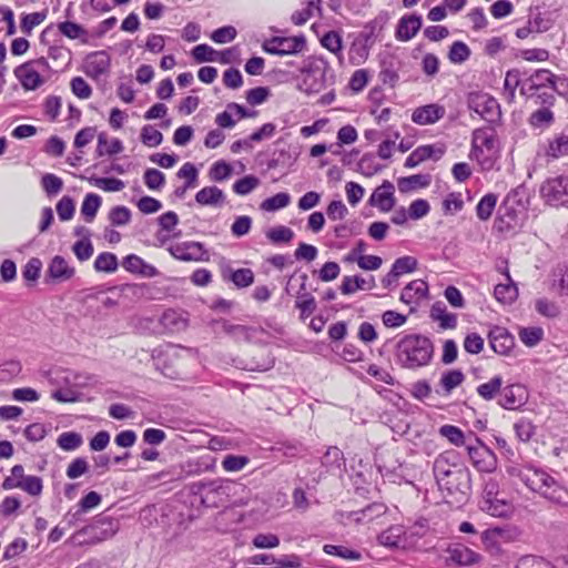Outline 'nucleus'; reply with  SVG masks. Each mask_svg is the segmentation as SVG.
I'll return each instance as SVG.
<instances>
[{
    "label": "nucleus",
    "mask_w": 568,
    "mask_h": 568,
    "mask_svg": "<svg viewBox=\"0 0 568 568\" xmlns=\"http://www.w3.org/2000/svg\"><path fill=\"white\" fill-rule=\"evenodd\" d=\"M422 27V17L417 14L404 16L397 26L396 38L408 41L414 38Z\"/></svg>",
    "instance_id": "obj_29"
},
{
    "label": "nucleus",
    "mask_w": 568,
    "mask_h": 568,
    "mask_svg": "<svg viewBox=\"0 0 568 568\" xmlns=\"http://www.w3.org/2000/svg\"><path fill=\"white\" fill-rule=\"evenodd\" d=\"M433 471L440 489L448 495L460 494L466 497L471 487L470 471L458 452L448 449L434 460Z\"/></svg>",
    "instance_id": "obj_2"
},
{
    "label": "nucleus",
    "mask_w": 568,
    "mask_h": 568,
    "mask_svg": "<svg viewBox=\"0 0 568 568\" xmlns=\"http://www.w3.org/2000/svg\"><path fill=\"white\" fill-rule=\"evenodd\" d=\"M514 430L520 442L527 443L535 435L536 427L529 419L520 418L514 424Z\"/></svg>",
    "instance_id": "obj_60"
},
{
    "label": "nucleus",
    "mask_w": 568,
    "mask_h": 568,
    "mask_svg": "<svg viewBox=\"0 0 568 568\" xmlns=\"http://www.w3.org/2000/svg\"><path fill=\"white\" fill-rule=\"evenodd\" d=\"M122 266L131 273L144 277H154L159 274L158 270L135 254H130L123 258Z\"/></svg>",
    "instance_id": "obj_31"
},
{
    "label": "nucleus",
    "mask_w": 568,
    "mask_h": 568,
    "mask_svg": "<svg viewBox=\"0 0 568 568\" xmlns=\"http://www.w3.org/2000/svg\"><path fill=\"white\" fill-rule=\"evenodd\" d=\"M510 477L518 478L530 491L557 505H568V488L546 469L531 463L509 464L506 468Z\"/></svg>",
    "instance_id": "obj_1"
},
{
    "label": "nucleus",
    "mask_w": 568,
    "mask_h": 568,
    "mask_svg": "<svg viewBox=\"0 0 568 568\" xmlns=\"http://www.w3.org/2000/svg\"><path fill=\"white\" fill-rule=\"evenodd\" d=\"M124 146L120 139L112 138L108 139L105 133H100L98 135V145H97V154L98 156L103 155H114L119 154L123 151Z\"/></svg>",
    "instance_id": "obj_38"
},
{
    "label": "nucleus",
    "mask_w": 568,
    "mask_h": 568,
    "mask_svg": "<svg viewBox=\"0 0 568 568\" xmlns=\"http://www.w3.org/2000/svg\"><path fill=\"white\" fill-rule=\"evenodd\" d=\"M480 509L493 517H508L513 514L511 503L496 496L495 498L481 499Z\"/></svg>",
    "instance_id": "obj_30"
},
{
    "label": "nucleus",
    "mask_w": 568,
    "mask_h": 568,
    "mask_svg": "<svg viewBox=\"0 0 568 568\" xmlns=\"http://www.w3.org/2000/svg\"><path fill=\"white\" fill-rule=\"evenodd\" d=\"M509 196L499 210V229L501 231H510L518 227L521 223L519 213L511 206L508 205Z\"/></svg>",
    "instance_id": "obj_32"
},
{
    "label": "nucleus",
    "mask_w": 568,
    "mask_h": 568,
    "mask_svg": "<svg viewBox=\"0 0 568 568\" xmlns=\"http://www.w3.org/2000/svg\"><path fill=\"white\" fill-rule=\"evenodd\" d=\"M385 513V507L379 504H373L359 511L353 513L351 516L356 523H367L374 517H377Z\"/></svg>",
    "instance_id": "obj_58"
},
{
    "label": "nucleus",
    "mask_w": 568,
    "mask_h": 568,
    "mask_svg": "<svg viewBox=\"0 0 568 568\" xmlns=\"http://www.w3.org/2000/svg\"><path fill=\"white\" fill-rule=\"evenodd\" d=\"M467 104L470 111L488 122H495L499 115V104L495 98L484 92H471Z\"/></svg>",
    "instance_id": "obj_13"
},
{
    "label": "nucleus",
    "mask_w": 568,
    "mask_h": 568,
    "mask_svg": "<svg viewBox=\"0 0 568 568\" xmlns=\"http://www.w3.org/2000/svg\"><path fill=\"white\" fill-rule=\"evenodd\" d=\"M178 178L184 179L183 191L193 189L197 185L199 171L191 162L184 163L176 173Z\"/></svg>",
    "instance_id": "obj_50"
},
{
    "label": "nucleus",
    "mask_w": 568,
    "mask_h": 568,
    "mask_svg": "<svg viewBox=\"0 0 568 568\" xmlns=\"http://www.w3.org/2000/svg\"><path fill=\"white\" fill-rule=\"evenodd\" d=\"M143 182L149 190L159 192L165 185V175L158 169H146L143 174Z\"/></svg>",
    "instance_id": "obj_48"
},
{
    "label": "nucleus",
    "mask_w": 568,
    "mask_h": 568,
    "mask_svg": "<svg viewBox=\"0 0 568 568\" xmlns=\"http://www.w3.org/2000/svg\"><path fill=\"white\" fill-rule=\"evenodd\" d=\"M110 64V55L105 51H97L87 57L84 71L88 77L99 79L109 71Z\"/></svg>",
    "instance_id": "obj_22"
},
{
    "label": "nucleus",
    "mask_w": 568,
    "mask_h": 568,
    "mask_svg": "<svg viewBox=\"0 0 568 568\" xmlns=\"http://www.w3.org/2000/svg\"><path fill=\"white\" fill-rule=\"evenodd\" d=\"M394 190V185L389 181H384L371 195V204L381 211H389L395 204Z\"/></svg>",
    "instance_id": "obj_26"
},
{
    "label": "nucleus",
    "mask_w": 568,
    "mask_h": 568,
    "mask_svg": "<svg viewBox=\"0 0 568 568\" xmlns=\"http://www.w3.org/2000/svg\"><path fill=\"white\" fill-rule=\"evenodd\" d=\"M119 529V523L110 516L99 515L92 524L80 529L74 534V538L88 536L83 541L98 544L115 535Z\"/></svg>",
    "instance_id": "obj_9"
},
{
    "label": "nucleus",
    "mask_w": 568,
    "mask_h": 568,
    "mask_svg": "<svg viewBox=\"0 0 568 568\" xmlns=\"http://www.w3.org/2000/svg\"><path fill=\"white\" fill-rule=\"evenodd\" d=\"M266 237L273 244L290 243L294 237V232L284 225H278L270 229L266 232Z\"/></svg>",
    "instance_id": "obj_55"
},
{
    "label": "nucleus",
    "mask_w": 568,
    "mask_h": 568,
    "mask_svg": "<svg viewBox=\"0 0 568 568\" xmlns=\"http://www.w3.org/2000/svg\"><path fill=\"white\" fill-rule=\"evenodd\" d=\"M528 398L527 388L523 384L514 383L501 388L498 405L508 410H518L527 404Z\"/></svg>",
    "instance_id": "obj_16"
},
{
    "label": "nucleus",
    "mask_w": 568,
    "mask_h": 568,
    "mask_svg": "<svg viewBox=\"0 0 568 568\" xmlns=\"http://www.w3.org/2000/svg\"><path fill=\"white\" fill-rule=\"evenodd\" d=\"M470 57V49L468 45L462 41H456L452 44L449 52H448V59L452 63L460 64L468 60Z\"/></svg>",
    "instance_id": "obj_59"
},
{
    "label": "nucleus",
    "mask_w": 568,
    "mask_h": 568,
    "mask_svg": "<svg viewBox=\"0 0 568 568\" xmlns=\"http://www.w3.org/2000/svg\"><path fill=\"white\" fill-rule=\"evenodd\" d=\"M323 550L327 555L337 556L348 561H361L364 558L362 550L345 545H325Z\"/></svg>",
    "instance_id": "obj_37"
},
{
    "label": "nucleus",
    "mask_w": 568,
    "mask_h": 568,
    "mask_svg": "<svg viewBox=\"0 0 568 568\" xmlns=\"http://www.w3.org/2000/svg\"><path fill=\"white\" fill-rule=\"evenodd\" d=\"M446 110L437 103L416 108L412 113V121L418 125L434 124L444 118Z\"/></svg>",
    "instance_id": "obj_23"
},
{
    "label": "nucleus",
    "mask_w": 568,
    "mask_h": 568,
    "mask_svg": "<svg viewBox=\"0 0 568 568\" xmlns=\"http://www.w3.org/2000/svg\"><path fill=\"white\" fill-rule=\"evenodd\" d=\"M446 560L460 567H469L478 564L481 556L463 544H455L447 548Z\"/></svg>",
    "instance_id": "obj_20"
},
{
    "label": "nucleus",
    "mask_w": 568,
    "mask_h": 568,
    "mask_svg": "<svg viewBox=\"0 0 568 568\" xmlns=\"http://www.w3.org/2000/svg\"><path fill=\"white\" fill-rule=\"evenodd\" d=\"M430 317L439 323L444 329L455 328L457 325V316L447 312L446 306L442 302H437L432 306Z\"/></svg>",
    "instance_id": "obj_35"
},
{
    "label": "nucleus",
    "mask_w": 568,
    "mask_h": 568,
    "mask_svg": "<svg viewBox=\"0 0 568 568\" xmlns=\"http://www.w3.org/2000/svg\"><path fill=\"white\" fill-rule=\"evenodd\" d=\"M497 200L498 197L494 193L484 195L476 206L477 217L481 221H487L496 207Z\"/></svg>",
    "instance_id": "obj_47"
},
{
    "label": "nucleus",
    "mask_w": 568,
    "mask_h": 568,
    "mask_svg": "<svg viewBox=\"0 0 568 568\" xmlns=\"http://www.w3.org/2000/svg\"><path fill=\"white\" fill-rule=\"evenodd\" d=\"M258 184L260 180L256 176L245 175L233 184V191L237 195H247L254 191Z\"/></svg>",
    "instance_id": "obj_63"
},
{
    "label": "nucleus",
    "mask_w": 568,
    "mask_h": 568,
    "mask_svg": "<svg viewBox=\"0 0 568 568\" xmlns=\"http://www.w3.org/2000/svg\"><path fill=\"white\" fill-rule=\"evenodd\" d=\"M328 61L321 55L308 57L301 69L298 89L307 94L318 93L327 87Z\"/></svg>",
    "instance_id": "obj_5"
},
{
    "label": "nucleus",
    "mask_w": 568,
    "mask_h": 568,
    "mask_svg": "<svg viewBox=\"0 0 568 568\" xmlns=\"http://www.w3.org/2000/svg\"><path fill=\"white\" fill-rule=\"evenodd\" d=\"M161 230L158 232V239L164 243L169 239V234L176 227L179 216L175 212L169 211L163 213L158 219Z\"/></svg>",
    "instance_id": "obj_42"
},
{
    "label": "nucleus",
    "mask_w": 568,
    "mask_h": 568,
    "mask_svg": "<svg viewBox=\"0 0 568 568\" xmlns=\"http://www.w3.org/2000/svg\"><path fill=\"white\" fill-rule=\"evenodd\" d=\"M430 182V174H414L400 178L397 182V186L400 193H408L417 189L427 187Z\"/></svg>",
    "instance_id": "obj_33"
},
{
    "label": "nucleus",
    "mask_w": 568,
    "mask_h": 568,
    "mask_svg": "<svg viewBox=\"0 0 568 568\" xmlns=\"http://www.w3.org/2000/svg\"><path fill=\"white\" fill-rule=\"evenodd\" d=\"M464 381V374L458 369L445 372L440 377V386L446 394L459 386Z\"/></svg>",
    "instance_id": "obj_56"
},
{
    "label": "nucleus",
    "mask_w": 568,
    "mask_h": 568,
    "mask_svg": "<svg viewBox=\"0 0 568 568\" xmlns=\"http://www.w3.org/2000/svg\"><path fill=\"white\" fill-rule=\"evenodd\" d=\"M374 286V278H364L361 276H345L342 281L341 292L344 295H349L358 290H371Z\"/></svg>",
    "instance_id": "obj_39"
},
{
    "label": "nucleus",
    "mask_w": 568,
    "mask_h": 568,
    "mask_svg": "<svg viewBox=\"0 0 568 568\" xmlns=\"http://www.w3.org/2000/svg\"><path fill=\"white\" fill-rule=\"evenodd\" d=\"M503 388V378L500 376H494L488 382L477 386V394L485 400H493L500 396Z\"/></svg>",
    "instance_id": "obj_44"
},
{
    "label": "nucleus",
    "mask_w": 568,
    "mask_h": 568,
    "mask_svg": "<svg viewBox=\"0 0 568 568\" xmlns=\"http://www.w3.org/2000/svg\"><path fill=\"white\" fill-rule=\"evenodd\" d=\"M466 450L473 466L483 473H491L496 469L497 458L491 449H489L481 440L469 435V444Z\"/></svg>",
    "instance_id": "obj_11"
},
{
    "label": "nucleus",
    "mask_w": 568,
    "mask_h": 568,
    "mask_svg": "<svg viewBox=\"0 0 568 568\" xmlns=\"http://www.w3.org/2000/svg\"><path fill=\"white\" fill-rule=\"evenodd\" d=\"M58 446L65 450V452H72L78 449L82 443V436L75 432H64L58 437Z\"/></svg>",
    "instance_id": "obj_54"
},
{
    "label": "nucleus",
    "mask_w": 568,
    "mask_h": 568,
    "mask_svg": "<svg viewBox=\"0 0 568 568\" xmlns=\"http://www.w3.org/2000/svg\"><path fill=\"white\" fill-rule=\"evenodd\" d=\"M434 355L432 341L420 334H408L402 337L395 347L396 363L407 369L427 366Z\"/></svg>",
    "instance_id": "obj_3"
},
{
    "label": "nucleus",
    "mask_w": 568,
    "mask_h": 568,
    "mask_svg": "<svg viewBox=\"0 0 568 568\" xmlns=\"http://www.w3.org/2000/svg\"><path fill=\"white\" fill-rule=\"evenodd\" d=\"M42 487V479L40 477L27 476L26 479H22L21 483L14 484L11 481H7L6 490L20 488L32 496H38L41 494Z\"/></svg>",
    "instance_id": "obj_43"
},
{
    "label": "nucleus",
    "mask_w": 568,
    "mask_h": 568,
    "mask_svg": "<svg viewBox=\"0 0 568 568\" xmlns=\"http://www.w3.org/2000/svg\"><path fill=\"white\" fill-rule=\"evenodd\" d=\"M257 112L248 110L237 103H229L225 110L215 116V123L223 129H232L237 121L245 118H254Z\"/></svg>",
    "instance_id": "obj_18"
},
{
    "label": "nucleus",
    "mask_w": 568,
    "mask_h": 568,
    "mask_svg": "<svg viewBox=\"0 0 568 568\" xmlns=\"http://www.w3.org/2000/svg\"><path fill=\"white\" fill-rule=\"evenodd\" d=\"M544 329L539 326H529L519 328V339L528 347H535L544 338Z\"/></svg>",
    "instance_id": "obj_46"
},
{
    "label": "nucleus",
    "mask_w": 568,
    "mask_h": 568,
    "mask_svg": "<svg viewBox=\"0 0 568 568\" xmlns=\"http://www.w3.org/2000/svg\"><path fill=\"white\" fill-rule=\"evenodd\" d=\"M74 274V267L64 257L55 255L48 265L45 281L48 283H63L71 280Z\"/></svg>",
    "instance_id": "obj_19"
},
{
    "label": "nucleus",
    "mask_w": 568,
    "mask_h": 568,
    "mask_svg": "<svg viewBox=\"0 0 568 568\" xmlns=\"http://www.w3.org/2000/svg\"><path fill=\"white\" fill-rule=\"evenodd\" d=\"M163 141V134L153 125H144L141 130V142L149 146L155 148Z\"/></svg>",
    "instance_id": "obj_61"
},
{
    "label": "nucleus",
    "mask_w": 568,
    "mask_h": 568,
    "mask_svg": "<svg viewBox=\"0 0 568 568\" xmlns=\"http://www.w3.org/2000/svg\"><path fill=\"white\" fill-rule=\"evenodd\" d=\"M422 532L416 530L415 527L405 528L402 525H394L382 531L377 539L379 545L388 548H409L413 547Z\"/></svg>",
    "instance_id": "obj_8"
},
{
    "label": "nucleus",
    "mask_w": 568,
    "mask_h": 568,
    "mask_svg": "<svg viewBox=\"0 0 568 568\" xmlns=\"http://www.w3.org/2000/svg\"><path fill=\"white\" fill-rule=\"evenodd\" d=\"M438 434L456 447L466 448L467 444H469V436H466L459 427L454 425L446 424L440 426Z\"/></svg>",
    "instance_id": "obj_40"
},
{
    "label": "nucleus",
    "mask_w": 568,
    "mask_h": 568,
    "mask_svg": "<svg viewBox=\"0 0 568 568\" xmlns=\"http://www.w3.org/2000/svg\"><path fill=\"white\" fill-rule=\"evenodd\" d=\"M224 332L237 342H255L263 334V329L254 326L237 324H223Z\"/></svg>",
    "instance_id": "obj_28"
},
{
    "label": "nucleus",
    "mask_w": 568,
    "mask_h": 568,
    "mask_svg": "<svg viewBox=\"0 0 568 568\" xmlns=\"http://www.w3.org/2000/svg\"><path fill=\"white\" fill-rule=\"evenodd\" d=\"M171 255L180 261L199 262L207 260V252L199 242L187 241L176 243L169 248Z\"/></svg>",
    "instance_id": "obj_17"
},
{
    "label": "nucleus",
    "mask_w": 568,
    "mask_h": 568,
    "mask_svg": "<svg viewBox=\"0 0 568 568\" xmlns=\"http://www.w3.org/2000/svg\"><path fill=\"white\" fill-rule=\"evenodd\" d=\"M519 530L513 526H496L484 530L480 535V539L484 549L493 555H500L503 551V545L511 544L518 540Z\"/></svg>",
    "instance_id": "obj_7"
},
{
    "label": "nucleus",
    "mask_w": 568,
    "mask_h": 568,
    "mask_svg": "<svg viewBox=\"0 0 568 568\" xmlns=\"http://www.w3.org/2000/svg\"><path fill=\"white\" fill-rule=\"evenodd\" d=\"M306 45L305 38L298 37H273L263 42L262 49L274 55H290L301 53Z\"/></svg>",
    "instance_id": "obj_12"
},
{
    "label": "nucleus",
    "mask_w": 568,
    "mask_h": 568,
    "mask_svg": "<svg viewBox=\"0 0 568 568\" xmlns=\"http://www.w3.org/2000/svg\"><path fill=\"white\" fill-rule=\"evenodd\" d=\"M369 55V48L366 39L359 37L356 38L348 49V62L352 65L363 64Z\"/></svg>",
    "instance_id": "obj_36"
},
{
    "label": "nucleus",
    "mask_w": 568,
    "mask_h": 568,
    "mask_svg": "<svg viewBox=\"0 0 568 568\" xmlns=\"http://www.w3.org/2000/svg\"><path fill=\"white\" fill-rule=\"evenodd\" d=\"M428 293V285L423 280L409 282L402 291L400 301L407 305H418Z\"/></svg>",
    "instance_id": "obj_25"
},
{
    "label": "nucleus",
    "mask_w": 568,
    "mask_h": 568,
    "mask_svg": "<svg viewBox=\"0 0 568 568\" xmlns=\"http://www.w3.org/2000/svg\"><path fill=\"white\" fill-rule=\"evenodd\" d=\"M53 374L54 376H51L50 382L60 387L52 390L51 397L60 403L77 402L79 396L73 386L83 385V383L78 381L81 376L71 371H57Z\"/></svg>",
    "instance_id": "obj_10"
},
{
    "label": "nucleus",
    "mask_w": 568,
    "mask_h": 568,
    "mask_svg": "<svg viewBox=\"0 0 568 568\" xmlns=\"http://www.w3.org/2000/svg\"><path fill=\"white\" fill-rule=\"evenodd\" d=\"M494 294L498 302L510 304L516 300L518 290L514 283H499L495 286Z\"/></svg>",
    "instance_id": "obj_49"
},
{
    "label": "nucleus",
    "mask_w": 568,
    "mask_h": 568,
    "mask_svg": "<svg viewBox=\"0 0 568 568\" xmlns=\"http://www.w3.org/2000/svg\"><path fill=\"white\" fill-rule=\"evenodd\" d=\"M291 202V196L286 192L277 193L267 197L261 203V209L266 212H274L286 207Z\"/></svg>",
    "instance_id": "obj_51"
},
{
    "label": "nucleus",
    "mask_w": 568,
    "mask_h": 568,
    "mask_svg": "<svg viewBox=\"0 0 568 568\" xmlns=\"http://www.w3.org/2000/svg\"><path fill=\"white\" fill-rule=\"evenodd\" d=\"M322 464L329 469H341L345 465L342 450L335 446L329 447L322 458Z\"/></svg>",
    "instance_id": "obj_57"
},
{
    "label": "nucleus",
    "mask_w": 568,
    "mask_h": 568,
    "mask_svg": "<svg viewBox=\"0 0 568 568\" xmlns=\"http://www.w3.org/2000/svg\"><path fill=\"white\" fill-rule=\"evenodd\" d=\"M51 67L45 58L28 61L14 69V75L27 91L40 88L50 75Z\"/></svg>",
    "instance_id": "obj_6"
},
{
    "label": "nucleus",
    "mask_w": 568,
    "mask_h": 568,
    "mask_svg": "<svg viewBox=\"0 0 568 568\" xmlns=\"http://www.w3.org/2000/svg\"><path fill=\"white\" fill-rule=\"evenodd\" d=\"M470 160L477 162L481 171H490L500 158V143L491 128H479L471 135Z\"/></svg>",
    "instance_id": "obj_4"
},
{
    "label": "nucleus",
    "mask_w": 568,
    "mask_h": 568,
    "mask_svg": "<svg viewBox=\"0 0 568 568\" xmlns=\"http://www.w3.org/2000/svg\"><path fill=\"white\" fill-rule=\"evenodd\" d=\"M566 155H568V134H558L538 145L537 156L555 160Z\"/></svg>",
    "instance_id": "obj_21"
},
{
    "label": "nucleus",
    "mask_w": 568,
    "mask_h": 568,
    "mask_svg": "<svg viewBox=\"0 0 568 568\" xmlns=\"http://www.w3.org/2000/svg\"><path fill=\"white\" fill-rule=\"evenodd\" d=\"M109 220L112 226H124L131 221V211L124 205H118L110 210Z\"/></svg>",
    "instance_id": "obj_62"
},
{
    "label": "nucleus",
    "mask_w": 568,
    "mask_h": 568,
    "mask_svg": "<svg viewBox=\"0 0 568 568\" xmlns=\"http://www.w3.org/2000/svg\"><path fill=\"white\" fill-rule=\"evenodd\" d=\"M560 81L554 73L547 69L537 70L521 84V93L527 97L538 94V91L545 88H550L559 91L558 82Z\"/></svg>",
    "instance_id": "obj_15"
},
{
    "label": "nucleus",
    "mask_w": 568,
    "mask_h": 568,
    "mask_svg": "<svg viewBox=\"0 0 568 568\" xmlns=\"http://www.w3.org/2000/svg\"><path fill=\"white\" fill-rule=\"evenodd\" d=\"M321 44L333 53L341 65L344 64L343 41L337 31H328L321 38Z\"/></svg>",
    "instance_id": "obj_34"
},
{
    "label": "nucleus",
    "mask_w": 568,
    "mask_h": 568,
    "mask_svg": "<svg viewBox=\"0 0 568 568\" xmlns=\"http://www.w3.org/2000/svg\"><path fill=\"white\" fill-rule=\"evenodd\" d=\"M542 199L552 206L565 205L568 203V178L556 176L546 180L541 187Z\"/></svg>",
    "instance_id": "obj_14"
},
{
    "label": "nucleus",
    "mask_w": 568,
    "mask_h": 568,
    "mask_svg": "<svg viewBox=\"0 0 568 568\" xmlns=\"http://www.w3.org/2000/svg\"><path fill=\"white\" fill-rule=\"evenodd\" d=\"M94 268L98 272L113 273L118 268V258L113 253L103 252L97 256Z\"/></svg>",
    "instance_id": "obj_52"
},
{
    "label": "nucleus",
    "mask_w": 568,
    "mask_h": 568,
    "mask_svg": "<svg viewBox=\"0 0 568 568\" xmlns=\"http://www.w3.org/2000/svg\"><path fill=\"white\" fill-rule=\"evenodd\" d=\"M219 51L207 44H199L193 48L192 57L197 62H215Z\"/></svg>",
    "instance_id": "obj_64"
},
{
    "label": "nucleus",
    "mask_w": 568,
    "mask_h": 568,
    "mask_svg": "<svg viewBox=\"0 0 568 568\" xmlns=\"http://www.w3.org/2000/svg\"><path fill=\"white\" fill-rule=\"evenodd\" d=\"M321 2L322 0H305L306 7L292 14V22L295 26H303L315 14H321Z\"/></svg>",
    "instance_id": "obj_41"
},
{
    "label": "nucleus",
    "mask_w": 568,
    "mask_h": 568,
    "mask_svg": "<svg viewBox=\"0 0 568 568\" xmlns=\"http://www.w3.org/2000/svg\"><path fill=\"white\" fill-rule=\"evenodd\" d=\"M232 175V166L224 160L214 162L209 171V178L213 182H223Z\"/></svg>",
    "instance_id": "obj_53"
},
{
    "label": "nucleus",
    "mask_w": 568,
    "mask_h": 568,
    "mask_svg": "<svg viewBox=\"0 0 568 568\" xmlns=\"http://www.w3.org/2000/svg\"><path fill=\"white\" fill-rule=\"evenodd\" d=\"M489 344L495 353L508 355L515 346V338L506 328L495 326L489 332Z\"/></svg>",
    "instance_id": "obj_24"
},
{
    "label": "nucleus",
    "mask_w": 568,
    "mask_h": 568,
    "mask_svg": "<svg viewBox=\"0 0 568 568\" xmlns=\"http://www.w3.org/2000/svg\"><path fill=\"white\" fill-rule=\"evenodd\" d=\"M101 203L102 200L100 195L95 193H89L85 195L81 205V214L88 223H91L94 220Z\"/></svg>",
    "instance_id": "obj_45"
},
{
    "label": "nucleus",
    "mask_w": 568,
    "mask_h": 568,
    "mask_svg": "<svg viewBox=\"0 0 568 568\" xmlns=\"http://www.w3.org/2000/svg\"><path fill=\"white\" fill-rule=\"evenodd\" d=\"M195 202L201 206L222 207L226 203V195L217 186H204L195 194Z\"/></svg>",
    "instance_id": "obj_27"
}]
</instances>
